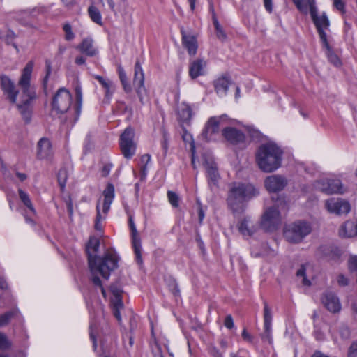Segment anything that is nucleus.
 Here are the masks:
<instances>
[{"label": "nucleus", "instance_id": "obj_50", "mask_svg": "<svg viewBox=\"0 0 357 357\" xmlns=\"http://www.w3.org/2000/svg\"><path fill=\"white\" fill-rule=\"evenodd\" d=\"M337 282V284L342 287H346L349 284V280L343 274L338 275Z\"/></svg>", "mask_w": 357, "mask_h": 357}, {"label": "nucleus", "instance_id": "obj_45", "mask_svg": "<svg viewBox=\"0 0 357 357\" xmlns=\"http://www.w3.org/2000/svg\"><path fill=\"white\" fill-rule=\"evenodd\" d=\"M167 197L173 207L176 208L179 206V197L176 193L172 191H168Z\"/></svg>", "mask_w": 357, "mask_h": 357}, {"label": "nucleus", "instance_id": "obj_15", "mask_svg": "<svg viewBox=\"0 0 357 357\" xmlns=\"http://www.w3.org/2000/svg\"><path fill=\"white\" fill-rule=\"evenodd\" d=\"M181 42L184 48L188 51L190 56H195L197 54L198 43L195 35L186 32L183 28L181 29Z\"/></svg>", "mask_w": 357, "mask_h": 357}, {"label": "nucleus", "instance_id": "obj_38", "mask_svg": "<svg viewBox=\"0 0 357 357\" xmlns=\"http://www.w3.org/2000/svg\"><path fill=\"white\" fill-rule=\"evenodd\" d=\"M96 212L97 213H96V220H95L94 227H95L96 230L100 231L102 229L101 221L105 219L107 214H104L103 213H102V214L101 213L100 210L99 204H98L96 206Z\"/></svg>", "mask_w": 357, "mask_h": 357}, {"label": "nucleus", "instance_id": "obj_10", "mask_svg": "<svg viewBox=\"0 0 357 357\" xmlns=\"http://www.w3.org/2000/svg\"><path fill=\"white\" fill-rule=\"evenodd\" d=\"M264 187L269 192H278L284 189L289 183L287 177L280 174L268 176L264 179Z\"/></svg>", "mask_w": 357, "mask_h": 357}, {"label": "nucleus", "instance_id": "obj_23", "mask_svg": "<svg viewBox=\"0 0 357 357\" xmlns=\"http://www.w3.org/2000/svg\"><path fill=\"white\" fill-rule=\"evenodd\" d=\"M206 62L201 59H196L190 63L189 75L192 79H196L204 73Z\"/></svg>", "mask_w": 357, "mask_h": 357}, {"label": "nucleus", "instance_id": "obj_61", "mask_svg": "<svg viewBox=\"0 0 357 357\" xmlns=\"http://www.w3.org/2000/svg\"><path fill=\"white\" fill-rule=\"evenodd\" d=\"M328 248L326 245H321L319 248L318 252L323 255H328Z\"/></svg>", "mask_w": 357, "mask_h": 357}, {"label": "nucleus", "instance_id": "obj_9", "mask_svg": "<svg viewBox=\"0 0 357 357\" xmlns=\"http://www.w3.org/2000/svg\"><path fill=\"white\" fill-rule=\"evenodd\" d=\"M325 206L329 213L338 215H346L351 210L349 202L342 198L328 199L325 202Z\"/></svg>", "mask_w": 357, "mask_h": 357}, {"label": "nucleus", "instance_id": "obj_49", "mask_svg": "<svg viewBox=\"0 0 357 357\" xmlns=\"http://www.w3.org/2000/svg\"><path fill=\"white\" fill-rule=\"evenodd\" d=\"M10 346V343L7 337L3 333H0V349H7Z\"/></svg>", "mask_w": 357, "mask_h": 357}, {"label": "nucleus", "instance_id": "obj_54", "mask_svg": "<svg viewBox=\"0 0 357 357\" xmlns=\"http://www.w3.org/2000/svg\"><path fill=\"white\" fill-rule=\"evenodd\" d=\"M333 6L342 13H344V3L343 0H333Z\"/></svg>", "mask_w": 357, "mask_h": 357}, {"label": "nucleus", "instance_id": "obj_57", "mask_svg": "<svg viewBox=\"0 0 357 357\" xmlns=\"http://www.w3.org/2000/svg\"><path fill=\"white\" fill-rule=\"evenodd\" d=\"M90 338L93 342V346L94 348L97 347L96 338L93 331V326L91 324L89 329Z\"/></svg>", "mask_w": 357, "mask_h": 357}, {"label": "nucleus", "instance_id": "obj_27", "mask_svg": "<svg viewBox=\"0 0 357 357\" xmlns=\"http://www.w3.org/2000/svg\"><path fill=\"white\" fill-rule=\"evenodd\" d=\"M93 77L96 80H98V82L105 89V98L107 99H110V98L112 97V94L114 93V86L113 82L112 81H110L109 79H105L103 77H102L100 75H93Z\"/></svg>", "mask_w": 357, "mask_h": 357}, {"label": "nucleus", "instance_id": "obj_29", "mask_svg": "<svg viewBox=\"0 0 357 357\" xmlns=\"http://www.w3.org/2000/svg\"><path fill=\"white\" fill-rule=\"evenodd\" d=\"M229 80L226 77H221L216 79L214 82V86L218 94L220 96H224L227 93Z\"/></svg>", "mask_w": 357, "mask_h": 357}, {"label": "nucleus", "instance_id": "obj_51", "mask_svg": "<svg viewBox=\"0 0 357 357\" xmlns=\"http://www.w3.org/2000/svg\"><path fill=\"white\" fill-rule=\"evenodd\" d=\"M348 357H357V341L354 342L348 350Z\"/></svg>", "mask_w": 357, "mask_h": 357}, {"label": "nucleus", "instance_id": "obj_32", "mask_svg": "<svg viewBox=\"0 0 357 357\" xmlns=\"http://www.w3.org/2000/svg\"><path fill=\"white\" fill-rule=\"evenodd\" d=\"M117 73L124 91L126 93H130L132 91V87L128 82L126 73L121 64L117 65Z\"/></svg>", "mask_w": 357, "mask_h": 357}, {"label": "nucleus", "instance_id": "obj_55", "mask_svg": "<svg viewBox=\"0 0 357 357\" xmlns=\"http://www.w3.org/2000/svg\"><path fill=\"white\" fill-rule=\"evenodd\" d=\"M224 324H225V327L229 329H231L234 327V321H233V318L230 314L227 315L225 317Z\"/></svg>", "mask_w": 357, "mask_h": 357}, {"label": "nucleus", "instance_id": "obj_36", "mask_svg": "<svg viewBox=\"0 0 357 357\" xmlns=\"http://www.w3.org/2000/svg\"><path fill=\"white\" fill-rule=\"evenodd\" d=\"M70 172L66 167L61 168L57 175L59 184L62 190L65 188Z\"/></svg>", "mask_w": 357, "mask_h": 357}, {"label": "nucleus", "instance_id": "obj_4", "mask_svg": "<svg viewBox=\"0 0 357 357\" xmlns=\"http://www.w3.org/2000/svg\"><path fill=\"white\" fill-rule=\"evenodd\" d=\"M258 195V190L250 183H233L228 192V207L234 215L241 214L245 210V202Z\"/></svg>", "mask_w": 357, "mask_h": 357}, {"label": "nucleus", "instance_id": "obj_62", "mask_svg": "<svg viewBox=\"0 0 357 357\" xmlns=\"http://www.w3.org/2000/svg\"><path fill=\"white\" fill-rule=\"evenodd\" d=\"M75 62L77 65H82L85 63L86 59L83 56H78L75 58Z\"/></svg>", "mask_w": 357, "mask_h": 357}, {"label": "nucleus", "instance_id": "obj_3", "mask_svg": "<svg viewBox=\"0 0 357 357\" xmlns=\"http://www.w3.org/2000/svg\"><path fill=\"white\" fill-rule=\"evenodd\" d=\"M282 149L273 142L259 146L255 153V161L259 169L265 173H271L282 166Z\"/></svg>", "mask_w": 357, "mask_h": 357}, {"label": "nucleus", "instance_id": "obj_5", "mask_svg": "<svg viewBox=\"0 0 357 357\" xmlns=\"http://www.w3.org/2000/svg\"><path fill=\"white\" fill-rule=\"evenodd\" d=\"M289 211L288 203L279 197L276 205L264 208L261 215L259 227L266 232H273L282 224L283 218Z\"/></svg>", "mask_w": 357, "mask_h": 357}, {"label": "nucleus", "instance_id": "obj_52", "mask_svg": "<svg viewBox=\"0 0 357 357\" xmlns=\"http://www.w3.org/2000/svg\"><path fill=\"white\" fill-rule=\"evenodd\" d=\"M161 146L163 150V155H166L169 148V139L166 134L163 135L162 139L161 141Z\"/></svg>", "mask_w": 357, "mask_h": 357}, {"label": "nucleus", "instance_id": "obj_56", "mask_svg": "<svg viewBox=\"0 0 357 357\" xmlns=\"http://www.w3.org/2000/svg\"><path fill=\"white\" fill-rule=\"evenodd\" d=\"M266 10L271 13L273 11L272 0H263Z\"/></svg>", "mask_w": 357, "mask_h": 357}, {"label": "nucleus", "instance_id": "obj_30", "mask_svg": "<svg viewBox=\"0 0 357 357\" xmlns=\"http://www.w3.org/2000/svg\"><path fill=\"white\" fill-rule=\"evenodd\" d=\"M15 18L25 26H31L33 22V12L22 10L16 13Z\"/></svg>", "mask_w": 357, "mask_h": 357}, {"label": "nucleus", "instance_id": "obj_46", "mask_svg": "<svg viewBox=\"0 0 357 357\" xmlns=\"http://www.w3.org/2000/svg\"><path fill=\"white\" fill-rule=\"evenodd\" d=\"M151 349L154 357H164L162 347L156 340H154V342L151 344Z\"/></svg>", "mask_w": 357, "mask_h": 357}, {"label": "nucleus", "instance_id": "obj_35", "mask_svg": "<svg viewBox=\"0 0 357 357\" xmlns=\"http://www.w3.org/2000/svg\"><path fill=\"white\" fill-rule=\"evenodd\" d=\"M88 13H89V15L90 16L91 20L93 22H95L99 25H101L102 24V15L96 7H95L93 6H91L88 8Z\"/></svg>", "mask_w": 357, "mask_h": 357}, {"label": "nucleus", "instance_id": "obj_16", "mask_svg": "<svg viewBox=\"0 0 357 357\" xmlns=\"http://www.w3.org/2000/svg\"><path fill=\"white\" fill-rule=\"evenodd\" d=\"M271 310L266 302L264 303V331L261 335V338L271 342V322H272Z\"/></svg>", "mask_w": 357, "mask_h": 357}, {"label": "nucleus", "instance_id": "obj_28", "mask_svg": "<svg viewBox=\"0 0 357 357\" xmlns=\"http://www.w3.org/2000/svg\"><path fill=\"white\" fill-rule=\"evenodd\" d=\"M177 113L179 120L183 122L190 121L192 115L190 106L185 102L179 105Z\"/></svg>", "mask_w": 357, "mask_h": 357}, {"label": "nucleus", "instance_id": "obj_22", "mask_svg": "<svg viewBox=\"0 0 357 357\" xmlns=\"http://www.w3.org/2000/svg\"><path fill=\"white\" fill-rule=\"evenodd\" d=\"M297 9L303 15L310 14L317 8L315 0H292Z\"/></svg>", "mask_w": 357, "mask_h": 357}, {"label": "nucleus", "instance_id": "obj_18", "mask_svg": "<svg viewBox=\"0 0 357 357\" xmlns=\"http://www.w3.org/2000/svg\"><path fill=\"white\" fill-rule=\"evenodd\" d=\"M320 190L328 195L334 193H343L342 183L339 179H328L319 183Z\"/></svg>", "mask_w": 357, "mask_h": 357}, {"label": "nucleus", "instance_id": "obj_2", "mask_svg": "<svg viewBox=\"0 0 357 357\" xmlns=\"http://www.w3.org/2000/svg\"><path fill=\"white\" fill-rule=\"evenodd\" d=\"M99 247V238L91 236L86 246L90 272L93 275L99 273L104 279L108 280L111 272L117 267V257L114 252L109 250L105 252L102 257L96 255Z\"/></svg>", "mask_w": 357, "mask_h": 357}, {"label": "nucleus", "instance_id": "obj_59", "mask_svg": "<svg viewBox=\"0 0 357 357\" xmlns=\"http://www.w3.org/2000/svg\"><path fill=\"white\" fill-rule=\"evenodd\" d=\"M242 337L248 342H252V337L250 333L247 332L245 329H244L242 332Z\"/></svg>", "mask_w": 357, "mask_h": 357}, {"label": "nucleus", "instance_id": "obj_42", "mask_svg": "<svg viewBox=\"0 0 357 357\" xmlns=\"http://www.w3.org/2000/svg\"><path fill=\"white\" fill-rule=\"evenodd\" d=\"M296 277L301 278V283L305 286H310V282L308 280L305 276V267L304 265H302L301 268L296 272Z\"/></svg>", "mask_w": 357, "mask_h": 357}, {"label": "nucleus", "instance_id": "obj_48", "mask_svg": "<svg viewBox=\"0 0 357 357\" xmlns=\"http://www.w3.org/2000/svg\"><path fill=\"white\" fill-rule=\"evenodd\" d=\"M348 268L350 272H357V256H351L348 261Z\"/></svg>", "mask_w": 357, "mask_h": 357}, {"label": "nucleus", "instance_id": "obj_19", "mask_svg": "<svg viewBox=\"0 0 357 357\" xmlns=\"http://www.w3.org/2000/svg\"><path fill=\"white\" fill-rule=\"evenodd\" d=\"M52 155V145L47 138H41L37 144V158L40 160L48 159Z\"/></svg>", "mask_w": 357, "mask_h": 357}, {"label": "nucleus", "instance_id": "obj_24", "mask_svg": "<svg viewBox=\"0 0 357 357\" xmlns=\"http://www.w3.org/2000/svg\"><path fill=\"white\" fill-rule=\"evenodd\" d=\"M104 201L102 206V213L107 214L109 211L111 204L114 197V187L112 184L109 183L103 191Z\"/></svg>", "mask_w": 357, "mask_h": 357}, {"label": "nucleus", "instance_id": "obj_21", "mask_svg": "<svg viewBox=\"0 0 357 357\" xmlns=\"http://www.w3.org/2000/svg\"><path fill=\"white\" fill-rule=\"evenodd\" d=\"M77 49L88 56H94L98 53V50L94 46L93 40L91 38H84L78 45Z\"/></svg>", "mask_w": 357, "mask_h": 357}, {"label": "nucleus", "instance_id": "obj_63", "mask_svg": "<svg viewBox=\"0 0 357 357\" xmlns=\"http://www.w3.org/2000/svg\"><path fill=\"white\" fill-rule=\"evenodd\" d=\"M329 59L331 61V62H333L336 66L340 63V59L335 54L330 55Z\"/></svg>", "mask_w": 357, "mask_h": 357}, {"label": "nucleus", "instance_id": "obj_47", "mask_svg": "<svg viewBox=\"0 0 357 357\" xmlns=\"http://www.w3.org/2000/svg\"><path fill=\"white\" fill-rule=\"evenodd\" d=\"M98 273H95L94 275L91 274V280L94 285L98 286L100 288L102 295L105 296V290L102 285L101 280L100 278L98 276Z\"/></svg>", "mask_w": 357, "mask_h": 357}, {"label": "nucleus", "instance_id": "obj_25", "mask_svg": "<svg viewBox=\"0 0 357 357\" xmlns=\"http://www.w3.org/2000/svg\"><path fill=\"white\" fill-rule=\"evenodd\" d=\"M204 167L206 170L209 183L216 185L220 177L216 165L213 162L207 161L205 162Z\"/></svg>", "mask_w": 357, "mask_h": 357}, {"label": "nucleus", "instance_id": "obj_34", "mask_svg": "<svg viewBox=\"0 0 357 357\" xmlns=\"http://www.w3.org/2000/svg\"><path fill=\"white\" fill-rule=\"evenodd\" d=\"M20 312L17 309H13L0 316V326H6L11 319L18 316Z\"/></svg>", "mask_w": 357, "mask_h": 357}, {"label": "nucleus", "instance_id": "obj_26", "mask_svg": "<svg viewBox=\"0 0 357 357\" xmlns=\"http://www.w3.org/2000/svg\"><path fill=\"white\" fill-rule=\"evenodd\" d=\"M238 231L244 237H250L256 232V228L250 224L247 218L242 220L238 224Z\"/></svg>", "mask_w": 357, "mask_h": 357}, {"label": "nucleus", "instance_id": "obj_1", "mask_svg": "<svg viewBox=\"0 0 357 357\" xmlns=\"http://www.w3.org/2000/svg\"><path fill=\"white\" fill-rule=\"evenodd\" d=\"M33 63L29 61L23 68L18 81L21 93L16 88L15 84L8 75H0V87L6 99L13 104H16L24 120L29 123L31 118V103L36 98V89L31 84Z\"/></svg>", "mask_w": 357, "mask_h": 357}, {"label": "nucleus", "instance_id": "obj_39", "mask_svg": "<svg viewBox=\"0 0 357 357\" xmlns=\"http://www.w3.org/2000/svg\"><path fill=\"white\" fill-rule=\"evenodd\" d=\"M112 291L114 296V298L112 300V309L123 308V302H122V299H121V296L120 295L119 291L118 289H112Z\"/></svg>", "mask_w": 357, "mask_h": 357}, {"label": "nucleus", "instance_id": "obj_17", "mask_svg": "<svg viewBox=\"0 0 357 357\" xmlns=\"http://www.w3.org/2000/svg\"><path fill=\"white\" fill-rule=\"evenodd\" d=\"M321 302L326 308L331 312H338L341 310L338 297L332 292L325 293L321 298Z\"/></svg>", "mask_w": 357, "mask_h": 357}, {"label": "nucleus", "instance_id": "obj_41", "mask_svg": "<svg viewBox=\"0 0 357 357\" xmlns=\"http://www.w3.org/2000/svg\"><path fill=\"white\" fill-rule=\"evenodd\" d=\"M182 138L185 143L190 144V151L192 152V154H194L195 153V146L192 135L184 130Z\"/></svg>", "mask_w": 357, "mask_h": 357}, {"label": "nucleus", "instance_id": "obj_64", "mask_svg": "<svg viewBox=\"0 0 357 357\" xmlns=\"http://www.w3.org/2000/svg\"><path fill=\"white\" fill-rule=\"evenodd\" d=\"M112 310H113L114 316L116 318L118 321L120 322L121 321V314H120L121 309L114 308Z\"/></svg>", "mask_w": 357, "mask_h": 357}, {"label": "nucleus", "instance_id": "obj_7", "mask_svg": "<svg viewBox=\"0 0 357 357\" xmlns=\"http://www.w3.org/2000/svg\"><path fill=\"white\" fill-rule=\"evenodd\" d=\"M135 132L133 128L128 127L120 136L119 145L123 156L130 159L136 151V144L134 142Z\"/></svg>", "mask_w": 357, "mask_h": 357}, {"label": "nucleus", "instance_id": "obj_33", "mask_svg": "<svg viewBox=\"0 0 357 357\" xmlns=\"http://www.w3.org/2000/svg\"><path fill=\"white\" fill-rule=\"evenodd\" d=\"M212 20L213 25L215 26V34L217 38L222 41L225 40L227 39V34L225 33L222 26L220 24L215 13L213 14Z\"/></svg>", "mask_w": 357, "mask_h": 357}, {"label": "nucleus", "instance_id": "obj_8", "mask_svg": "<svg viewBox=\"0 0 357 357\" xmlns=\"http://www.w3.org/2000/svg\"><path fill=\"white\" fill-rule=\"evenodd\" d=\"M310 15L317 29L321 42L323 43L325 47L328 48L329 45L325 31L328 29L330 22L326 13H323L321 15H319L317 13V8H315L310 13Z\"/></svg>", "mask_w": 357, "mask_h": 357}, {"label": "nucleus", "instance_id": "obj_60", "mask_svg": "<svg viewBox=\"0 0 357 357\" xmlns=\"http://www.w3.org/2000/svg\"><path fill=\"white\" fill-rule=\"evenodd\" d=\"M211 354L213 357H222V354L215 347L211 349Z\"/></svg>", "mask_w": 357, "mask_h": 357}, {"label": "nucleus", "instance_id": "obj_6", "mask_svg": "<svg viewBox=\"0 0 357 357\" xmlns=\"http://www.w3.org/2000/svg\"><path fill=\"white\" fill-rule=\"evenodd\" d=\"M72 103V96L65 88L59 89L55 93L52 101V113L63 114L70 108Z\"/></svg>", "mask_w": 357, "mask_h": 357}, {"label": "nucleus", "instance_id": "obj_53", "mask_svg": "<svg viewBox=\"0 0 357 357\" xmlns=\"http://www.w3.org/2000/svg\"><path fill=\"white\" fill-rule=\"evenodd\" d=\"M112 167V164H110V163L105 164L100 170L101 176L103 177L107 176L110 173Z\"/></svg>", "mask_w": 357, "mask_h": 357}, {"label": "nucleus", "instance_id": "obj_12", "mask_svg": "<svg viewBox=\"0 0 357 357\" xmlns=\"http://www.w3.org/2000/svg\"><path fill=\"white\" fill-rule=\"evenodd\" d=\"M312 231L310 223L305 221H296L291 225V243H301Z\"/></svg>", "mask_w": 357, "mask_h": 357}, {"label": "nucleus", "instance_id": "obj_13", "mask_svg": "<svg viewBox=\"0 0 357 357\" xmlns=\"http://www.w3.org/2000/svg\"><path fill=\"white\" fill-rule=\"evenodd\" d=\"M226 117V115H222L218 117L213 116L208 119L202 132L206 140H212L213 135L218 133L220 126L222 124Z\"/></svg>", "mask_w": 357, "mask_h": 357}, {"label": "nucleus", "instance_id": "obj_14", "mask_svg": "<svg viewBox=\"0 0 357 357\" xmlns=\"http://www.w3.org/2000/svg\"><path fill=\"white\" fill-rule=\"evenodd\" d=\"M222 136L229 143L238 145L245 142V136L239 130L233 127H225L222 131Z\"/></svg>", "mask_w": 357, "mask_h": 357}, {"label": "nucleus", "instance_id": "obj_11", "mask_svg": "<svg viewBox=\"0 0 357 357\" xmlns=\"http://www.w3.org/2000/svg\"><path fill=\"white\" fill-rule=\"evenodd\" d=\"M128 226L130 230L132 245L135 255V260L139 265L143 264L142 256L141 238L134 222L132 216L130 215L128 218Z\"/></svg>", "mask_w": 357, "mask_h": 357}, {"label": "nucleus", "instance_id": "obj_20", "mask_svg": "<svg viewBox=\"0 0 357 357\" xmlns=\"http://www.w3.org/2000/svg\"><path fill=\"white\" fill-rule=\"evenodd\" d=\"M339 235L343 238L357 236V222L346 221L339 229Z\"/></svg>", "mask_w": 357, "mask_h": 357}, {"label": "nucleus", "instance_id": "obj_37", "mask_svg": "<svg viewBox=\"0 0 357 357\" xmlns=\"http://www.w3.org/2000/svg\"><path fill=\"white\" fill-rule=\"evenodd\" d=\"M19 197L24 204L32 212H35V209L29 198V195L22 189L18 190Z\"/></svg>", "mask_w": 357, "mask_h": 357}, {"label": "nucleus", "instance_id": "obj_44", "mask_svg": "<svg viewBox=\"0 0 357 357\" xmlns=\"http://www.w3.org/2000/svg\"><path fill=\"white\" fill-rule=\"evenodd\" d=\"M63 30L65 33L64 38L67 41L73 40L75 38V34L72 31V26L70 24H65L63 26Z\"/></svg>", "mask_w": 357, "mask_h": 357}, {"label": "nucleus", "instance_id": "obj_31", "mask_svg": "<svg viewBox=\"0 0 357 357\" xmlns=\"http://www.w3.org/2000/svg\"><path fill=\"white\" fill-rule=\"evenodd\" d=\"M133 82L136 86L144 85V75L143 70L138 61H136L135 65Z\"/></svg>", "mask_w": 357, "mask_h": 357}, {"label": "nucleus", "instance_id": "obj_43", "mask_svg": "<svg viewBox=\"0 0 357 357\" xmlns=\"http://www.w3.org/2000/svg\"><path fill=\"white\" fill-rule=\"evenodd\" d=\"M75 96H76V100H77V112L78 113L80 112L81 109V103H82V87L79 84H77L75 87Z\"/></svg>", "mask_w": 357, "mask_h": 357}, {"label": "nucleus", "instance_id": "obj_58", "mask_svg": "<svg viewBox=\"0 0 357 357\" xmlns=\"http://www.w3.org/2000/svg\"><path fill=\"white\" fill-rule=\"evenodd\" d=\"M101 2L104 6L107 5L110 10H114V3L112 0H101Z\"/></svg>", "mask_w": 357, "mask_h": 357}, {"label": "nucleus", "instance_id": "obj_40", "mask_svg": "<svg viewBox=\"0 0 357 357\" xmlns=\"http://www.w3.org/2000/svg\"><path fill=\"white\" fill-rule=\"evenodd\" d=\"M137 94L142 104L144 105L149 101L148 92L144 85L137 86Z\"/></svg>", "mask_w": 357, "mask_h": 357}]
</instances>
